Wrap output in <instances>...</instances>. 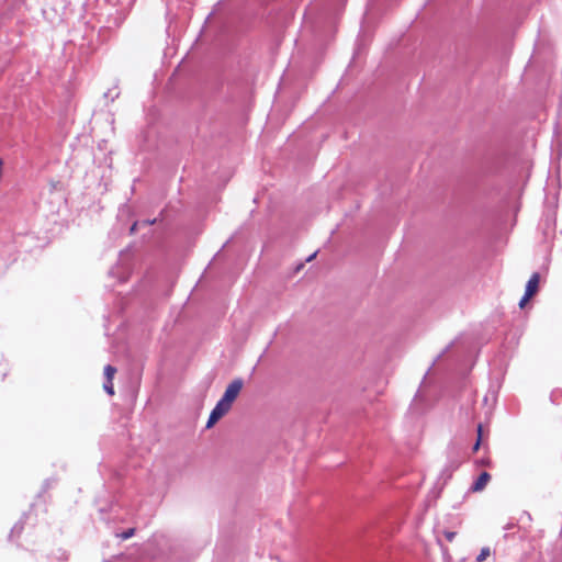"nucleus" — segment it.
Here are the masks:
<instances>
[{"label": "nucleus", "mask_w": 562, "mask_h": 562, "mask_svg": "<svg viewBox=\"0 0 562 562\" xmlns=\"http://www.w3.org/2000/svg\"><path fill=\"white\" fill-rule=\"evenodd\" d=\"M115 372H116V369L114 367L110 366V364H108L104 368V374H105L108 381H112L113 375H114Z\"/></svg>", "instance_id": "nucleus-5"}, {"label": "nucleus", "mask_w": 562, "mask_h": 562, "mask_svg": "<svg viewBox=\"0 0 562 562\" xmlns=\"http://www.w3.org/2000/svg\"><path fill=\"white\" fill-rule=\"evenodd\" d=\"M490 480L491 475L487 472H482L479 475V477L474 481L470 490L472 492H481L485 488Z\"/></svg>", "instance_id": "nucleus-2"}, {"label": "nucleus", "mask_w": 562, "mask_h": 562, "mask_svg": "<svg viewBox=\"0 0 562 562\" xmlns=\"http://www.w3.org/2000/svg\"><path fill=\"white\" fill-rule=\"evenodd\" d=\"M139 225L138 222H135L131 227V233L133 234L136 231V227Z\"/></svg>", "instance_id": "nucleus-14"}, {"label": "nucleus", "mask_w": 562, "mask_h": 562, "mask_svg": "<svg viewBox=\"0 0 562 562\" xmlns=\"http://www.w3.org/2000/svg\"><path fill=\"white\" fill-rule=\"evenodd\" d=\"M21 530H22V526H21V525H19V524H16V525L12 528L11 533H14V532L20 533V532H21Z\"/></svg>", "instance_id": "nucleus-13"}, {"label": "nucleus", "mask_w": 562, "mask_h": 562, "mask_svg": "<svg viewBox=\"0 0 562 562\" xmlns=\"http://www.w3.org/2000/svg\"><path fill=\"white\" fill-rule=\"evenodd\" d=\"M531 296H528L527 293L524 294V296L519 301V307H524L526 303L530 300Z\"/></svg>", "instance_id": "nucleus-12"}, {"label": "nucleus", "mask_w": 562, "mask_h": 562, "mask_svg": "<svg viewBox=\"0 0 562 562\" xmlns=\"http://www.w3.org/2000/svg\"><path fill=\"white\" fill-rule=\"evenodd\" d=\"M135 533V529L134 528H130L127 529L126 531L122 532L120 535V537L123 539V540H126V539H130L134 536Z\"/></svg>", "instance_id": "nucleus-8"}, {"label": "nucleus", "mask_w": 562, "mask_h": 562, "mask_svg": "<svg viewBox=\"0 0 562 562\" xmlns=\"http://www.w3.org/2000/svg\"><path fill=\"white\" fill-rule=\"evenodd\" d=\"M490 548H483L480 554L476 557V562L484 561L490 555Z\"/></svg>", "instance_id": "nucleus-6"}, {"label": "nucleus", "mask_w": 562, "mask_h": 562, "mask_svg": "<svg viewBox=\"0 0 562 562\" xmlns=\"http://www.w3.org/2000/svg\"><path fill=\"white\" fill-rule=\"evenodd\" d=\"M243 385H244V382L241 379H235L234 381H232L227 385L223 396L216 403V405L228 413L234 401L236 400L239 392L241 391Z\"/></svg>", "instance_id": "nucleus-1"}, {"label": "nucleus", "mask_w": 562, "mask_h": 562, "mask_svg": "<svg viewBox=\"0 0 562 562\" xmlns=\"http://www.w3.org/2000/svg\"><path fill=\"white\" fill-rule=\"evenodd\" d=\"M103 387L106 393L111 395L114 393L112 381H108L106 383H104Z\"/></svg>", "instance_id": "nucleus-11"}, {"label": "nucleus", "mask_w": 562, "mask_h": 562, "mask_svg": "<svg viewBox=\"0 0 562 562\" xmlns=\"http://www.w3.org/2000/svg\"><path fill=\"white\" fill-rule=\"evenodd\" d=\"M456 535H457V533H456L454 531H450V530H445V531H443V536H445V538H446L449 542H451V541L454 539Z\"/></svg>", "instance_id": "nucleus-10"}, {"label": "nucleus", "mask_w": 562, "mask_h": 562, "mask_svg": "<svg viewBox=\"0 0 562 562\" xmlns=\"http://www.w3.org/2000/svg\"><path fill=\"white\" fill-rule=\"evenodd\" d=\"M315 257H316V252L312 254V255L306 259V261H311V260H313Z\"/></svg>", "instance_id": "nucleus-15"}, {"label": "nucleus", "mask_w": 562, "mask_h": 562, "mask_svg": "<svg viewBox=\"0 0 562 562\" xmlns=\"http://www.w3.org/2000/svg\"><path fill=\"white\" fill-rule=\"evenodd\" d=\"M477 434H479V437H477L476 442L473 446V451H477L479 448H480V445H481V434H482V426L481 425L477 426Z\"/></svg>", "instance_id": "nucleus-9"}, {"label": "nucleus", "mask_w": 562, "mask_h": 562, "mask_svg": "<svg viewBox=\"0 0 562 562\" xmlns=\"http://www.w3.org/2000/svg\"><path fill=\"white\" fill-rule=\"evenodd\" d=\"M144 224H155V220L150 222H144Z\"/></svg>", "instance_id": "nucleus-16"}, {"label": "nucleus", "mask_w": 562, "mask_h": 562, "mask_svg": "<svg viewBox=\"0 0 562 562\" xmlns=\"http://www.w3.org/2000/svg\"><path fill=\"white\" fill-rule=\"evenodd\" d=\"M539 281H540L539 273L538 272L532 273V276L530 277V279L528 280V282L526 284V290H525V293H527L528 296H532L537 293L538 288H539Z\"/></svg>", "instance_id": "nucleus-3"}, {"label": "nucleus", "mask_w": 562, "mask_h": 562, "mask_svg": "<svg viewBox=\"0 0 562 562\" xmlns=\"http://www.w3.org/2000/svg\"><path fill=\"white\" fill-rule=\"evenodd\" d=\"M120 92L116 88L110 89L108 92L104 93V98H111V101H114L119 97Z\"/></svg>", "instance_id": "nucleus-7"}, {"label": "nucleus", "mask_w": 562, "mask_h": 562, "mask_svg": "<svg viewBox=\"0 0 562 562\" xmlns=\"http://www.w3.org/2000/svg\"><path fill=\"white\" fill-rule=\"evenodd\" d=\"M225 414H227L226 411L215 405V407L212 409L207 423L206 428H211L217 420H220Z\"/></svg>", "instance_id": "nucleus-4"}, {"label": "nucleus", "mask_w": 562, "mask_h": 562, "mask_svg": "<svg viewBox=\"0 0 562 562\" xmlns=\"http://www.w3.org/2000/svg\"><path fill=\"white\" fill-rule=\"evenodd\" d=\"M213 13H211L210 15H207V19H206V22L211 19Z\"/></svg>", "instance_id": "nucleus-17"}]
</instances>
